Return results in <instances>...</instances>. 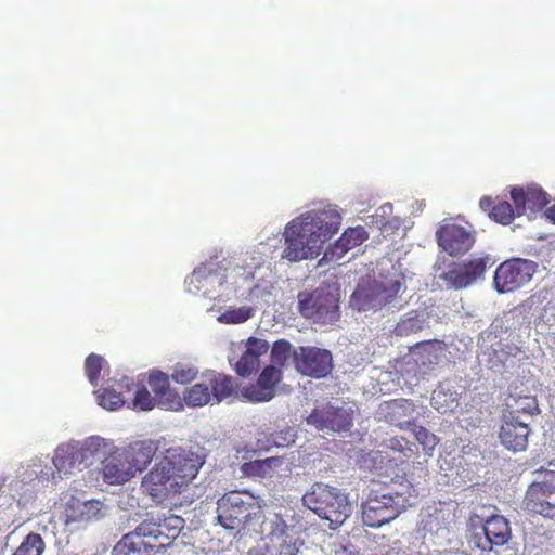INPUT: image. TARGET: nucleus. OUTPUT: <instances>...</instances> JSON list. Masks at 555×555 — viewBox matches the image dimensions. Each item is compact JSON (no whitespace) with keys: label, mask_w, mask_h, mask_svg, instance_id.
<instances>
[{"label":"nucleus","mask_w":555,"mask_h":555,"mask_svg":"<svg viewBox=\"0 0 555 555\" xmlns=\"http://www.w3.org/2000/svg\"><path fill=\"white\" fill-rule=\"evenodd\" d=\"M203 464L204 459L191 449L170 447L143 476L141 490L156 504H172L195 479Z\"/></svg>","instance_id":"nucleus-1"},{"label":"nucleus","mask_w":555,"mask_h":555,"mask_svg":"<svg viewBox=\"0 0 555 555\" xmlns=\"http://www.w3.org/2000/svg\"><path fill=\"white\" fill-rule=\"evenodd\" d=\"M340 221V215L333 209L308 211L292 220L284 231L282 257L289 261L318 257L324 243L338 232Z\"/></svg>","instance_id":"nucleus-2"},{"label":"nucleus","mask_w":555,"mask_h":555,"mask_svg":"<svg viewBox=\"0 0 555 555\" xmlns=\"http://www.w3.org/2000/svg\"><path fill=\"white\" fill-rule=\"evenodd\" d=\"M264 524L268 526V533L262 544L249 550L248 555H297V542L305 525L293 508L283 507L269 514Z\"/></svg>","instance_id":"nucleus-3"},{"label":"nucleus","mask_w":555,"mask_h":555,"mask_svg":"<svg viewBox=\"0 0 555 555\" xmlns=\"http://www.w3.org/2000/svg\"><path fill=\"white\" fill-rule=\"evenodd\" d=\"M302 501L320 518L328 520L331 529L341 526L351 513L347 495L322 482L312 485L304 494Z\"/></svg>","instance_id":"nucleus-4"},{"label":"nucleus","mask_w":555,"mask_h":555,"mask_svg":"<svg viewBox=\"0 0 555 555\" xmlns=\"http://www.w3.org/2000/svg\"><path fill=\"white\" fill-rule=\"evenodd\" d=\"M404 278L387 276L362 279L351 295V304L359 311L379 310L392 304L404 291Z\"/></svg>","instance_id":"nucleus-5"},{"label":"nucleus","mask_w":555,"mask_h":555,"mask_svg":"<svg viewBox=\"0 0 555 555\" xmlns=\"http://www.w3.org/2000/svg\"><path fill=\"white\" fill-rule=\"evenodd\" d=\"M470 535L468 542L481 553L496 555V548L512 539L509 521L502 515H492L483 520L476 513L468 519Z\"/></svg>","instance_id":"nucleus-6"},{"label":"nucleus","mask_w":555,"mask_h":555,"mask_svg":"<svg viewBox=\"0 0 555 555\" xmlns=\"http://www.w3.org/2000/svg\"><path fill=\"white\" fill-rule=\"evenodd\" d=\"M339 295L330 287H319L313 292L298 294L299 313L314 323L326 325L339 320Z\"/></svg>","instance_id":"nucleus-7"},{"label":"nucleus","mask_w":555,"mask_h":555,"mask_svg":"<svg viewBox=\"0 0 555 555\" xmlns=\"http://www.w3.org/2000/svg\"><path fill=\"white\" fill-rule=\"evenodd\" d=\"M259 513L257 499L246 491L228 492L217 502V519L225 529H240L245 521Z\"/></svg>","instance_id":"nucleus-8"},{"label":"nucleus","mask_w":555,"mask_h":555,"mask_svg":"<svg viewBox=\"0 0 555 555\" xmlns=\"http://www.w3.org/2000/svg\"><path fill=\"white\" fill-rule=\"evenodd\" d=\"M528 486L522 505L528 513L546 518L555 517V470L540 468Z\"/></svg>","instance_id":"nucleus-9"},{"label":"nucleus","mask_w":555,"mask_h":555,"mask_svg":"<svg viewBox=\"0 0 555 555\" xmlns=\"http://www.w3.org/2000/svg\"><path fill=\"white\" fill-rule=\"evenodd\" d=\"M404 511V494L373 490L362 505L363 524L379 528Z\"/></svg>","instance_id":"nucleus-10"},{"label":"nucleus","mask_w":555,"mask_h":555,"mask_svg":"<svg viewBox=\"0 0 555 555\" xmlns=\"http://www.w3.org/2000/svg\"><path fill=\"white\" fill-rule=\"evenodd\" d=\"M537 263L522 258H511L499 264L493 285L501 293L515 292L528 284L537 272Z\"/></svg>","instance_id":"nucleus-11"},{"label":"nucleus","mask_w":555,"mask_h":555,"mask_svg":"<svg viewBox=\"0 0 555 555\" xmlns=\"http://www.w3.org/2000/svg\"><path fill=\"white\" fill-rule=\"evenodd\" d=\"M306 422L318 430L345 431L352 426L353 411L350 408L336 406L327 402L315 406Z\"/></svg>","instance_id":"nucleus-12"},{"label":"nucleus","mask_w":555,"mask_h":555,"mask_svg":"<svg viewBox=\"0 0 555 555\" xmlns=\"http://www.w3.org/2000/svg\"><path fill=\"white\" fill-rule=\"evenodd\" d=\"M296 370L306 376L322 378L333 370V357L326 349L318 347H299L294 352Z\"/></svg>","instance_id":"nucleus-13"},{"label":"nucleus","mask_w":555,"mask_h":555,"mask_svg":"<svg viewBox=\"0 0 555 555\" xmlns=\"http://www.w3.org/2000/svg\"><path fill=\"white\" fill-rule=\"evenodd\" d=\"M62 515L65 526L74 525L76 528H80L104 518V503L96 499L82 501L70 495L64 504Z\"/></svg>","instance_id":"nucleus-14"},{"label":"nucleus","mask_w":555,"mask_h":555,"mask_svg":"<svg viewBox=\"0 0 555 555\" xmlns=\"http://www.w3.org/2000/svg\"><path fill=\"white\" fill-rule=\"evenodd\" d=\"M490 260L486 256L454 263L443 273L442 279L455 289L468 287L485 275L487 268L490 267Z\"/></svg>","instance_id":"nucleus-15"},{"label":"nucleus","mask_w":555,"mask_h":555,"mask_svg":"<svg viewBox=\"0 0 555 555\" xmlns=\"http://www.w3.org/2000/svg\"><path fill=\"white\" fill-rule=\"evenodd\" d=\"M457 504L453 501L428 503L423 508L424 528L435 534L449 530L456 521Z\"/></svg>","instance_id":"nucleus-16"},{"label":"nucleus","mask_w":555,"mask_h":555,"mask_svg":"<svg viewBox=\"0 0 555 555\" xmlns=\"http://www.w3.org/2000/svg\"><path fill=\"white\" fill-rule=\"evenodd\" d=\"M436 235L439 246L451 256L467 253L475 243L474 234L455 223L441 227Z\"/></svg>","instance_id":"nucleus-17"},{"label":"nucleus","mask_w":555,"mask_h":555,"mask_svg":"<svg viewBox=\"0 0 555 555\" xmlns=\"http://www.w3.org/2000/svg\"><path fill=\"white\" fill-rule=\"evenodd\" d=\"M511 199L516 206L517 217L525 215L527 209L532 212L540 211L550 203L548 194L537 184L512 186Z\"/></svg>","instance_id":"nucleus-18"},{"label":"nucleus","mask_w":555,"mask_h":555,"mask_svg":"<svg viewBox=\"0 0 555 555\" xmlns=\"http://www.w3.org/2000/svg\"><path fill=\"white\" fill-rule=\"evenodd\" d=\"M282 379V371L275 365L266 366L257 383L245 389L244 396L253 402L270 401L275 395V387Z\"/></svg>","instance_id":"nucleus-19"},{"label":"nucleus","mask_w":555,"mask_h":555,"mask_svg":"<svg viewBox=\"0 0 555 555\" xmlns=\"http://www.w3.org/2000/svg\"><path fill=\"white\" fill-rule=\"evenodd\" d=\"M529 435L530 428L526 422L502 417L499 437L506 449L513 452L526 450Z\"/></svg>","instance_id":"nucleus-20"},{"label":"nucleus","mask_w":555,"mask_h":555,"mask_svg":"<svg viewBox=\"0 0 555 555\" xmlns=\"http://www.w3.org/2000/svg\"><path fill=\"white\" fill-rule=\"evenodd\" d=\"M147 384L159 408L178 410L182 406L180 396L170 387L169 377L160 371L150 373Z\"/></svg>","instance_id":"nucleus-21"},{"label":"nucleus","mask_w":555,"mask_h":555,"mask_svg":"<svg viewBox=\"0 0 555 555\" xmlns=\"http://www.w3.org/2000/svg\"><path fill=\"white\" fill-rule=\"evenodd\" d=\"M102 476L103 480L109 485H122L134 476L133 469L120 449L111 452L102 461Z\"/></svg>","instance_id":"nucleus-22"},{"label":"nucleus","mask_w":555,"mask_h":555,"mask_svg":"<svg viewBox=\"0 0 555 555\" xmlns=\"http://www.w3.org/2000/svg\"><path fill=\"white\" fill-rule=\"evenodd\" d=\"M120 450L135 475L152 463L158 451V443L151 439L137 440Z\"/></svg>","instance_id":"nucleus-23"},{"label":"nucleus","mask_w":555,"mask_h":555,"mask_svg":"<svg viewBox=\"0 0 555 555\" xmlns=\"http://www.w3.org/2000/svg\"><path fill=\"white\" fill-rule=\"evenodd\" d=\"M269 350V343L257 337H249L246 349L235 364V372L242 377L256 373L260 366V357Z\"/></svg>","instance_id":"nucleus-24"},{"label":"nucleus","mask_w":555,"mask_h":555,"mask_svg":"<svg viewBox=\"0 0 555 555\" xmlns=\"http://www.w3.org/2000/svg\"><path fill=\"white\" fill-rule=\"evenodd\" d=\"M385 420L399 427L410 429L414 424L415 404L410 399L399 398L385 402Z\"/></svg>","instance_id":"nucleus-25"},{"label":"nucleus","mask_w":555,"mask_h":555,"mask_svg":"<svg viewBox=\"0 0 555 555\" xmlns=\"http://www.w3.org/2000/svg\"><path fill=\"white\" fill-rule=\"evenodd\" d=\"M184 526V519L171 513L158 515L157 529L155 535V550L165 548L179 537Z\"/></svg>","instance_id":"nucleus-26"},{"label":"nucleus","mask_w":555,"mask_h":555,"mask_svg":"<svg viewBox=\"0 0 555 555\" xmlns=\"http://www.w3.org/2000/svg\"><path fill=\"white\" fill-rule=\"evenodd\" d=\"M539 413L540 409L535 396L509 395L502 417L519 420L521 415L533 416Z\"/></svg>","instance_id":"nucleus-27"},{"label":"nucleus","mask_w":555,"mask_h":555,"mask_svg":"<svg viewBox=\"0 0 555 555\" xmlns=\"http://www.w3.org/2000/svg\"><path fill=\"white\" fill-rule=\"evenodd\" d=\"M119 386L127 388V392H132L131 406L138 411H151L155 406H158L156 399L149 391L146 385L142 382H130L128 377H124Z\"/></svg>","instance_id":"nucleus-28"},{"label":"nucleus","mask_w":555,"mask_h":555,"mask_svg":"<svg viewBox=\"0 0 555 555\" xmlns=\"http://www.w3.org/2000/svg\"><path fill=\"white\" fill-rule=\"evenodd\" d=\"M479 207L495 222L507 225L511 224L516 214V206H513L507 201L494 202L490 196H483L479 201Z\"/></svg>","instance_id":"nucleus-29"},{"label":"nucleus","mask_w":555,"mask_h":555,"mask_svg":"<svg viewBox=\"0 0 555 555\" xmlns=\"http://www.w3.org/2000/svg\"><path fill=\"white\" fill-rule=\"evenodd\" d=\"M155 547L135 531L127 533L114 547L115 555H151Z\"/></svg>","instance_id":"nucleus-30"},{"label":"nucleus","mask_w":555,"mask_h":555,"mask_svg":"<svg viewBox=\"0 0 555 555\" xmlns=\"http://www.w3.org/2000/svg\"><path fill=\"white\" fill-rule=\"evenodd\" d=\"M426 315L418 310H411L403 314L392 328L397 337H408L420 333L426 323Z\"/></svg>","instance_id":"nucleus-31"},{"label":"nucleus","mask_w":555,"mask_h":555,"mask_svg":"<svg viewBox=\"0 0 555 555\" xmlns=\"http://www.w3.org/2000/svg\"><path fill=\"white\" fill-rule=\"evenodd\" d=\"M369 235L366 230L361 227L348 228L344 231L341 236L335 242L334 245V254L341 256L346 254L348 250L360 246L363 242L367 240Z\"/></svg>","instance_id":"nucleus-32"},{"label":"nucleus","mask_w":555,"mask_h":555,"mask_svg":"<svg viewBox=\"0 0 555 555\" xmlns=\"http://www.w3.org/2000/svg\"><path fill=\"white\" fill-rule=\"evenodd\" d=\"M282 464V460L276 456L264 460H255L242 465V472L247 477L271 478L274 475V468Z\"/></svg>","instance_id":"nucleus-33"},{"label":"nucleus","mask_w":555,"mask_h":555,"mask_svg":"<svg viewBox=\"0 0 555 555\" xmlns=\"http://www.w3.org/2000/svg\"><path fill=\"white\" fill-rule=\"evenodd\" d=\"M211 398L217 403L230 398L236 392L237 385L232 376L215 374L209 382Z\"/></svg>","instance_id":"nucleus-34"},{"label":"nucleus","mask_w":555,"mask_h":555,"mask_svg":"<svg viewBox=\"0 0 555 555\" xmlns=\"http://www.w3.org/2000/svg\"><path fill=\"white\" fill-rule=\"evenodd\" d=\"M183 399L189 406H204L211 399L210 388L202 383L195 384L185 390Z\"/></svg>","instance_id":"nucleus-35"},{"label":"nucleus","mask_w":555,"mask_h":555,"mask_svg":"<svg viewBox=\"0 0 555 555\" xmlns=\"http://www.w3.org/2000/svg\"><path fill=\"white\" fill-rule=\"evenodd\" d=\"M46 543L38 533H28L12 555H42Z\"/></svg>","instance_id":"nucleus-36"},{"label":"nucleus","mask_w":555,"mask_h":555,"mask_svg":"<svg viewBox=\"0 0 555 555\" xmlns=\"http://www.w3.org/2000/svg\"><path fill=\"white\" fill-rule=\"evenodd\" d=\"M99 404L107 410L114 411L122 406L127 399L121 392L111 387H102L96 391Z\"/></svg>","instance_id":"nucleus-37"},{"label":"nucleus","mask_w":555,"mask_h":555,"mask_svg":"<svg viewBox=\"0 0 555 555\" xmlns=\"http://www.w3.org/2000/svg\"><path fill=\"white\" fill-rule=\"evenodd\" d=\"M254 315L253 308L242 306L238 308H229L218 317V321L224 324H240L249 320Z\"/></svg>","instance_id":"nucleus-38"},{"label":"nucleus","mask_w":555,"mask_h":555,"mask_svg":"<svg viewBox=\"0 0 555 555\" xmlns=\"http://www.w3.org/2000/svg\"><path fill=\"white\" fill-rule=\"evenodd\" d=\"M386 447L402 459L409 460L417 453V446L403 437H392L386 442Z\"/></svg>","instance_id":"nucleus-39"},{"label":"nucleus","mask_w":555,"mask_h":555,"mask_svg":"<svg viewBox=\"0 0 555 555\" xmlns=\"http://www.w3.org/2000/svg\"><path fill=\"white\" fill-rule=\"evenodd\" d=\"M104 363V358L95 353L89 354L85 361L86 375L93 386L98 385Z\"/></svg>","instance_id":"nucleus-40"},{"label":"nucleus","mask_w":555,"mask_h":555,"mask_svg":"<svg viewBox=\"0 0 555 555\" xmlns=\"http://www.w3.org/2000/svg\"><path fill=\"white\" fill-rule=\"evenodd\" d=\"M292 344L286 339L276 340L271 349V361L278 367L284 366L291 356Z\"/></svg>","instance_id":"nucleus-41"},{"label":"nucleus","mask_w":555,"mask_h":555,"mask_svg":"<svg viewBox=\"0 0 555 555\" xmlns=\"http://www.w3.org/2000/svg\"><path fill=\"white\" fill-rule=\"evenodd\" d=\"M455 403V399L452 393H448L443 389H436L433 392L430 404L437 411L441 413H447L453 410V405Z\"/></svg>","instance_id":"nucleus-42"},{"label":"nucleus","mask_w":555,"mask_h":555,"mask_svg":"<svg viewBox=\"0 0 555 555\" xmlns=\"http://www.w3.org/2000/svg\"><path fill=\"white\" fill-rule=\"evenodd\" d=\"M412 429L415 439L426 452L433 451L438 443V438L423 426L414 424Z\"/></svg>","instance_id":"nucleus-43"},{"label":"nucleus","mask_w":555,"mask_h":555,"mask_svg":"<svg viewBox=\"0 0 555 555\" xmlns=\"http://www.w3.org/2000/svg\"><path fill=\"white\" fill-rule=\"evenodd\" d=\"M157 519L158 515L149 514L147 517L142 522H140L134 531L140 533V537L144 540L155 544Z\"/></svg>","instance_id":"nucleus-44"},{"label":"nucleus","mask_w":555,"mask_h":555,"mask_svg":"<svg viewBox=\"0 0 555 555\" xmlns=\"http://www.w3.org/2000/svg\"><path fill=\"white\" fill-rule=\"evenodd\" d=\"M295 438L296 435L293 428L286 427L285 429L272 433L268 441L273 447L285 448L293 444L295 442Z\"/></svg>","instance_id":"nucleus-45"},{"label":"nucleus","mask_w":555,"mask_h":555,"mask_svg":"<svg viewBox=\"0 0 555 555\" xmlns=\"http://www.w3.org/2000/svg\"><path fill=\"white\" fill-rule=\"evenodd\" d=\"M65 450L57 449L56 453L53 457V464L59 470V473L67 474L70 473L69 469L74 466L75 461L70 454H65Z\"/></svg>","instance_id":"nucleus-46"},{"label":"nucleus","mask_w":555,"mask_h":555,"mask_svg":"<svg viewBox=\"0 0 555 555\" xmlns=\"http://www.w3.org/2000/svg\"><path fill=\"white\" fill-rule=\"evenodd\" d=\"M411 489H412L411 483L409 481H406V480H403V481H400V482L391 481L390 485L385 486V487H383V488H380L378 490L379 491H387V492L404 494V508H405L406 505L409 504V498L411 496Z\"/></svg>","instance_id":"nucleus-47"},{"label":"nucleus","mask_w":555,"mask_h":555,"mask_svg":"<svg viewBox=\"0 0 555 555\" xmlns=\"http://www.w3.org/2000/svg\"><path fill=\"white\" fill-rule=\"evenodd\" d=\"M197 371L184 365H177L172 372V379L179 384H188L195 379Z\"/></svg>","instance_id":"nucleus-48"},{"label":"nucleus","mask_w":555,"mask_h":555,"mask_svg":"<svg viewBox=\"0 0 555 555\" xmlns=\"http://www.w3.org/2000/svg\"><path fill=\"white\" fill-rule=\"evenodd\" d=\"M103 440L99 437H92L85 443V451H90L91 453L96 452L102 447Z\"/></svg>","instance_id":"nucleus-49"},{"label":"nucleus","mask_w":555,"mask_h":555,"mask_svg":"<svg viewBox=\"0 0 555 555\" xmlns=\"http://www.w3.org/2000/svg\"><path fill=\"white\" fill-rule=\"evenodd\" d=\"M545 217L552 222L555 224V205L548 207L546 210H545Z\"/></svg>","instance_id":"nucleus-50"},{"label":"nucleus","mask_w":555,"mask_h":555,"mask_svg":"<svg viewBox=\"0 0 555 555\" xmlns=\"http://www.w3.org/2000/svg\"><path fill=\"white\" fill-rule=\"evenodd\" d=\"M429 341H421V343H417L415 344L413 347H411V351L414 350V349H418V348H422V347H425L426 345H428Z\"/></svg>","instance_id":"nucleus-51"}]
</instances>
